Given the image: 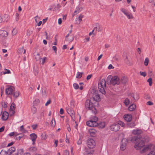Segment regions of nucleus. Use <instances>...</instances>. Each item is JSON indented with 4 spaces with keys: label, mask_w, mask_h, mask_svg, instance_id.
<instances>
[{
    "label": "nucleus",
    "mask_w": 155,
    "mask_h": 155,
    "mask_svg": "<svg viewBox=\"0 0 155 155\" xmlns=\"http://www.w3.org/2000/svg\"><path fill=\"white\" fill-rule=\"evenodd\" d=\"M66 110L67 113L70 115L71 117V119L73 121H75V115L74 112V110H72L71 109L68 107L66 108Z\"/></svg>",
    "instance_id": "8"
},
{
    "label": "nucleus",
    "mask_w": 155,
    "mask_h": 155,
    "mask_svg": "<svg viewBox=\"0 0 155 155\" xmlns=\"http://www.w3.org/2000/svg\"><path fill=\"white\" fill-rule=\"evenodd\" d=\"M128 126L130 127H134L135 125V124H134V122H131V123H130V124H128Z\"/></svg>",
    "instance_id": "46"
},
{
    "label": "nucleus",
    "mask_w": 155,
    "mask_h": 155,
    "mask_svg": "<svg viewBox=\"0 0 155 155\" xmlns=\"http://www.w3.org/2000/svg\"><path fill=\"white\" fill-rule=\"evenodd\" d=\"M5 71L3 72V74H11V72L9 70L5 69Z\"/></svg>",
    "instance_id": "32"
},
{
    "label": "nucleus",
    "mask_w": 155,
    "mask_h": 155,
    "mask_svg": "<svg viewBox=\"0 0 155 155\" xmlns=\"http://www.w3.org/2000/svg\"><path fill=\"white\" fill-rule=\"evenodd\" d=\"M149 61V59L147 58H146V66L148 65Z\"/></svg>",
    "instance_id": "63"
},
{
    "label": "nucleus",
    "mask_w": 155,
    "mask_h": 155,
    "mask_svg": "<svg viewBox=\"0 0 155 155\" xmlns=\"http://www.w3.org/2000/svg\"><path fill=\"white\" fill-rule=\"evenodd\" d=\"M20 131L24 133L27 132V130L24 129L23 125H22L20 127Z\"/></svg>",
    "instance_id": "35"
},
{
    "label": "nucleus",
    "mask_w": 155,
    "mask_h": 155,
    "mask_svg": "<svg viewBox=\"0 0 155 155\" xmlns=\"http://www.w3.org/2000/svg\"><path fill=\"white\" fill-rule=\"evenodd\" d=\"M148 74L150 77H151L153 75L152 71H150V70H149V71L148 72Z\"/></svg>",
    "instance_id": "51"
},
{
    "label": "nucleus",
    "mask_w": 155,
    "mask_h": 155,
    "mask_svg": "<svg viewBox=\"0 0 155 155\" xmlns=\"http://www.w3.org/2000/svg\"><path fill=\"white\" fill-rule=\"evenodd\" d=\"M30 139L33 142L32 144L35 145V141L37 137L36 134L34 133H32L30 135Z\"/></svg>",
    "instance_id": "14"
},
{
    "label": "nucleus",
    "mask_w": 155,
    "mask_h": 155,
    "mask_svg": "<svg viewBox=\"0 0 155 155\" xmlns=\"http://www.w3.org/2000/svg\"><path fill=\"white\" fill-rule=\"evenodd\" d=\"M108 68L109 69H111L114 68V67L113 66L112 64H110L109 65Z\"/></svg>",
    "instance_id": "59"
},
{
    "label": "nucleus",
    "mask_w": 155,
    "mask_h": 155,
    "mask_svg": "<svg viewBox=\"0 0 155 155\" xmlns=\"http://www.w3.org/2000/svg\"><path fill=\"white\" fill-rule=\"evenodd\" d=\"M15 104L13 103H12L10 106V110H14L15 109Z\"/></svg>",
    "instance_id": "40"
},
{
    "label": "nucleus",
    "mask_w": 155,
    "mask_h": 155,
    "mask_svg": "<svg viewBox=\"0 0 155 155\" xmlns=\"http://www.w3.org/2000/svg\"><path fill=\"white\" fill-rule=\"evenodd\" d=\"M23 153V150L22 149L18 150L15 153V155H21Z\"/></svg>",
    "instance_id": "25"
},
{
    "label": "nucleus",
    "mask_w": 155,
    "mask_h": 155,
    "mask_svg": "<svg viewBox=\"0 0 155 155\" xmlns=\"http://www.w3.org/2000/svg\"><path fill=\"white\" fill-rule=\"evenodd\" d=\"M83 74V72L81 73L78 72L76 75V78H80L81 77L82 74Z\"/></svg>",
    "instance_id": "27"
},
{
    "label": "nucleus",
    "mask_w": 155,
    "mask_h": 155,
    "mask_svg": "<svg viewBox=\"0 0 155 155\" xmlns=\"http://www.w3.org/2000/svg\"><path fill=\"white\" fill-rule=\"evenodd\" d=\"M89 132L91 136H94L97 133V131L95 129L92 128L89 130Z\"/></svg>",
    "instance_id": "16"
},
{
    "label": "nucleus",
    "mask_w": 155,
    "mask_h": 155,
    "mask_svg": "<svg viewBox=\"0 0 155 155\" xmlns=\"http://www.w3.org/2000/svg\"><path fill=\"white\" fill-rule=\"evenodd\" d=\"M8 35V33L6 31H0V38H6Z\"/></svg>",
    "instance_id": "13"
},
{
    "label": "nucleus",
    "mask_w": 155,
    "mask_h": 155,
    "mask_svg": "<svg viewBox=\"0 0 155 155\" xmlns=\"http://www.w3.org/2000/svg\"><path fill=\"white\" fill-rule=\"evenodd\" d=\"M110 82L112 84L114 85L116 84H119L120 82L119 78L117 76H114L112 77L110 80Z\"/></svg>",
    "instance_id": "4"
},
{
    "label": "nucleus",
    "mask_w": 155,
    "mask_h": 155,
    "mask_svg": "<svg viewBox=\"0 0 155 155\" xmlns=\"http://www.w3.org/2000/svg\"><path fill=\"white\" fill-rule=\"evenodd\" d=\"M51 126L54 127L55 125V121L54 118H53L51 122Z\"/></svg>",
    "instance_id": "29"
},
{
    "label": "nucleus",
    "mask_w": 155,
    "mask_h": 155,
    "mask_svg": "<svg viewBox=\"0 0 155 155\" xmlns=\"http://www.w3.org/2000/svg\"><path fill=\"white\" fill-rule=\"evenodd\" d=\"M14 87L12 86H9L7 87L5 89V93L8 95H10L15 91Z\"/></svg>",
    "instance_id": "9"
},
{
    "label": "nucleus",
    "mask_w": 155,
    "mask_h": 155,
    "mask_svg": "<svg viewBox=\"0 0 155 155\" xmlns=\"http://www.w3.org/2000/svg\"><path fill=\"white\" fill-rule=\"evenodd\" d=\"M121 82L123 84H125L127 81V78L125 77H123L121 78Z\"/></svg>",
    "instance_id": "26"
},
{
    "label": "nucleus",
    "mask_w": 155,
    "mask_h": 155,
    "mask_svg": "<svg viewBox=\"0 0 155 155\" xmlns=\"http://www.w3.org/2000/svg\"><path fill=\"white\" fill-rule=\"evenodd\" d=\"M147 82L149 83V85L150 86H151L152 85V79L151 78H149L147 80Z\"/></svg>",
    "instance_id": "33"
},
{
    "label": "nucleus",
    "mask_w": 155,
    "mask_h": 155,
    "mask_svg": "<svg viewBox=\"0 0 155 155\" xmlns=\"http://www.w3.org/2000/svg\"><path fill=\"white\" fill-rule=\"evenodd\" d=\"M80 11V8L79 7H77L76 8L75 10L74 11L72 15L73 16L76 15Z\"/></svg>",
    "instance_id": "22"
},
{
    "label": "nucleus",
    "mask_w": 155,
    "mask_h": 155,
    "mask_svg": "<svg viewBox=\"0 0 155 155\" xmlns=\"http://www.w3.org/2000/svg\"><path fill=\"white\" fill-rule=\"evenodd\" d=\"M7 152L4 150H2L0 153V155H7Z\"/></svg>",
    "instance_id": "36"
},
{
    "label": "nucleus",
    "mask_w": 155,
    "mask_h": 155,
    "mask_svg": "<svg viewBox=\"0 0 155 155\" xmlns=\"http://www.w3.org/2000/svg\"><path fill=\"white\" fill-rule=\"evenodd\" d=\"M127 143V140L126 139L123 138L122 139L120 146V149L121 150L124 151L126 149Z\"/></svg>",
    "instance_id": "6"
},
{
    "label": "nucleus",
    "mask_w": 155,
    "mask_h": 155,
    "mask_svg": "<svg viewBox=\"0 0 155 155\" xmlns=\"http://www.w3.org/2000/svg\"><path fill=\"white\" fill-rule=\"evenodd\" d=\"M140 74L141 75L143 76L144 77H145V72L140 71Z\"/></svg>",
    "instance_id": "54"
},
{
    "label": "nucleus",
    "mask_w": 155,
    "mask_h": 155,
    "mask_svg": "<svg viewBox=\"0 0 155 155\" xmlns=\"http://www.w3.org/2000/svg\"><path fill=\"white\" fill-rule=\"evenodd\" d=\"M73 87L75 89H77L79 88L78 85L76 83H74L73 84Z\"/></svg>",
    "instance_id": "45"
},
{
    "label": "nucleus",
    "mask_w": 155,
    "mask_h": 155,
    "mask_svg": "<svg viewBox=\"0 0 155 155\" xmlns=\"http://www.w3.org/2000/svg\"><path fill=\"white\" fill-rule=\"evenodd\" d=\"M94 28L95 30V33H96L97 31L98 32H101V30L100 26L98 24H95V26L94 27Z\"/></svg>",
    "instance_id": "19"
},
{
    "label": "nucleus",
    "mask_w": 155,
    "mask_h": 155,
    "mask_svg": "<svg viewBox=\"0 0 155 155\" xmlns=\"http://www.w3.org/2000/svg\"><path fill=\"white\" fill-rule=\"evenodd\" d=\"M143 133V131L141 129H135L133 131L132 134H133L136 135H139Z\"/></svg>",
    "instance_id": "17"
},
{
    "label": "nucleus",
    "mask_w": 155,
    "mask_h": 155,
    "mask_svg": "<svg viewBox=\"0 0 155 155\" xmlns=\"http://www.w3.org/2000/svg\"><path fill=\"white\" fill-rule=\"evenodd\" d=\"M51 103V100H48L47 102L45 103V105L46 106H48L49 104Z\"/></svg>",
    "instance_id": "62"
},
{
    "label": "nucleus",
    "mask_w": 155,
    "mask_h": 155,
    "mask_svg": "<svg viewBox=\"0 0 155 155\" xmlns=\"http://www.w3.org/2000/svg\"><path fill=\"white\" fill-rule=\"evenodd\" d=\"M118 125H120V126H121L122 127H124V123L123 122H122V121H118Z\"/></svg>",
    "instance_id": "44"
},
{
    "label": "nucleus",
    "mask_w": 155,
    "mask_h": 155,
    "mask_svg": "<svg viewBox=\"0 0 155 155\" xmlns=\"http://www.w3.org/2000/svg\"><path fill=\"white\" fill-rule=\"evenodd\" d=\"M136 107V105L135 104H132L129 106V110L131 111H133L135 109Z\"/></svg>",
    "instance_id": "24"
},
{
    "label": "nucleus",
    "mask_w": 155,
    "mask_h": 155,
    "mask_svg": "<svg viewBox=\"0 0 155 155\" xmlns=\"http://www.w3.org/2000/svg\"><path fill=\"white\" fill-rule=\"evenodd\" d=\"M98 88L99 91L103 94H105L106 88V82L105 79H102L98 83Z\"/></svg>",
    "instance_id": "3"
},
{
    "label": "nucleus",
    "mask_w": 155,
    "mask_h": 155,
    "mask_svg": "<svg viewBox=\"0 0 155 155\" xmlns=\"http://www.w3.org/2000/svg\"><path fill=\"white\" fill-rule=\"evenodd\" d=\"M18 53L19 54L22 53L23 51V54H25L26 53V50L24 49V48L22 47V48H19L18 49Z\"/></svg>",
    "instance_id": "21"
},
{
    "label": "nucleus",
    "mask_w": 155,
    "mask_h": 155,
    "mask_svg": "<svg viewBox=\"0 0 155 155\" xmlns=\"http://www.w3.org/2000/svg\"><path fill=\"white\" fill-rule=\"evenodd\" d=\"M54 51L56 53L57 51V48L55 46H53L52 47Z\"/></svg>",
    "instance_id": "52"
},
{
    "label": "nucleus",
    "mask_w": 155,
    "mask_h": 155,
    "mask_svg": "<svg viewBox=\"0 0 155 155\" xmlns=\"http://www.w3.org/2000/svg\"><path fill=\"white\" fill-rule=\"evenodd\" d=\"M8 113L6 111H5L2 114V118L4 120H6L8 118Z\"/></svg>",
    "instance_id": "18"
},
{
    "label": "nucleus",
    "mask_w": 155,
    "mask_h": 155,
    "mask_svg": "<svg viewBox=\"0 0 155 155\" xmlns=\"http://www.w3.org/2000/svg\"><path fill=\"white\" fill-rule=\"evenodd\" d=\"M111 75L108 76L107 78V81L108 82L109 81L111 80Z\"/></svg>",
    "instance_id": "53"
},
{
    "label": "nucleus",
    "mask_w": 155,
    "mask_h": 155,
    "mask_svg": "<svg viewBox=\"0 0 155 155\" xmlns=\"http://www.w3.org/2000/svg\"><path fill=\"white\" fill-rule=\"evenodd\" d=\"M32 31L30 29H28L27 31V34L28 35L30 36L32 34Z\"/></svg>",
    "instance_id": "43"
},
{
    "label": "nucleus",
    "mask_w": 155,
    "mask_h": 155,
    "mask_svg": "<svg viewBox=\"0 0 155 155\" xmlns=\"http://www.w3.org/2000/svg\"><path fill=\"white\" fill-rule=\"evenodd\" d=\"M15 111L14 110H10V113L11 115H13L15 113Z\"/></svg>",
    "instance_id": "56"
},
{
    "label": "nucleus",
    "mask_w": 155,
    "mask_h": 155,
    "mask_svg": "<svg viewBox=\"0 0 155 155\" xmlns=\"http://www.w3.org/2000/svg\"><path fill=\"white\" fill-rule=\"evenodd\" d=\"M124 103L126 105H127L129 104L130 103L129 100L127 98H126L125 100Z\"/></svg>",
    "instance_id": "42"
},
{
    "label": "nucleus",
    "mask_w": 155,
    "mask_h": 155,
    "mask_svg": "<svg viewBox=\"0 0 155 155\" xmlns=\"http://www.w3.org/2000/svg\"><path fill=\"white\" fill-rule=\"evenodd\" d=\"M91 120L93 121H95L96 123H97L98 120V118L97 117L93 116L91 117Z\"/></svg>",
    "instance_id": "28"
},
{
    "label": "nucleus",
    "mask_w": 155,
    "mask_h": 155,
    "mask_svg": "<svg viewBox=\"0 0 155 155\" xmlns=\"http://www.w3.org/2000/svg\"><path fill=\"white\" fill-rule=\"evenodd\" d=\"M94 98H91L90 99L86 100L85 107L86 109L91 110L93 114H95L97 113V111L95 107L94 104L95 102L94 101Z\"/></svg>",
    "instance_id": "2"
},
{
    "label": "nucleus",
    "mask_w": 155,
    "mask_h": 155,
    "mask_svg": "<svg viewBox=\"0 0 155 155\" xmlns=\"http://www.w3.org/2000/svg\"><path fill=\"white\" fill-rule=\"evenodd\" d=\"M87 147L89 148H93L96 145L94 140L90 138L88 139L87 141Z\"/></svg>",
    "instance_id": "5"
},
{
    "label": "nucleus",
    "mask_w": 155,
    "mask_h": 155,
    "mask_svg": "<svg viewBox=\"0 0 155 155\" xmlns=\"http://www.w3.org/2000/svg\"><path fill=\"white\" fill-rule=\"evenodd\" d=\"M133 97L134 99V100H137L139 98V95L137 93L135 94L133 96Z\"/></svg>",
    "instance_id": "34"
},
{
    "label": "nucleus",
    "mask_w": 155,
    "mask_h": 155,
    "mask_svg": "<svg viewBox=\"0 0 155 155\" xmlns=\"http://www.w3.org/2000/svg\"><path fill=\"white\" fill-rule=\"evenodd\" d=\"M86 124L90 127H96L98 125V123L95 121H93L91 120L88 121L86 122Z\"/></svg>",
    "instance_id": "11"
},
{
    "label": "nucleus",
    "mask_w": 155,
    "mask_h": 155,
    "mask_svg": "<svg viewBox=\"0 0 155 155\" xmlns=\"http://www.w3.org/2000/svg\"><path fill=\"white\" fill-rule=\"evenodd\" d=\"M35 58L36 61H39L40 59H41V58H40L39 55L38 54L37 57H35Z\"/></svg>",
    "instance_id": "49"
},
{
    "label": "nucleus",
    "mask_w": 155,
    "mask_h": 155,
    "mask_svg": "<svg viewBox=\"0 0 155 155\" xmlns=\"http://www.w3.org/2000/svg\"><path fill=\"white\" fill-rule=\"evenodd\" d=\"M91 98H94V102H95L96 101H97L99 100L100 98V97L99 94H95V97H93Z\"/></svg>",
    "instance_id": "23"
},
{
    "label": "nucleus",
    "mask_w": 155,
    "mask_h": 155,
    "mask_svg": "<svg viewBox=\"0 0 155 155\" xmlns=\"http://www.w3.org/2000/svg\"><path fill=\"white\" fill-rule=\"evenodd\" d=\"M120 10L121 11L127 16L128 19H130L133 18L132 15L131 13L128 12L127 10L124 8H121Z\"/></svg>",
    "instance_id": "10"
},
{
    "label": "nucleus",
    "mask_w": 155,
    "mask_h": 155,
    "mask_svg": "<svg viewBox=\"0 0 155 155\" xmlns=\"http://www.w3.org/2000/svg\"><path fill=\"white\" fill-rule=\"evenodd\" d=\"M155 150V145L151 143L146 144V151Z\"/></svg>",
    "instance_id": "7"
},
{
    "label": "nucleus",
    "mask_w": 155,
    "mask_h": 155,
    "mask_svg": "<svg viewBox=\"0 0 155 155\" xmlns=\"http://www.w3.org/2000/svg\"><path fill=\"white\" fill-rule=\"evenodd\" d=\"M17 30L16 29L14 28L13 29L12 32V35H15L17 33Z\"/></svg>",
    "instance_id": "38"
},
{
    "label": "nucleus",
    "mask_w": 155,
    "mask_h": 155,
    "mask_svg": "<svg viewBox=\"0 0 155 155\" xmlns=\"http://www.w3.org/2000/svg\"><path fill=\"white\" fill-rule=\"evenodd\" d=\"M105 124L104 122H101L99 124L98 123V127L101 128H103L105 127Z\"/></svg>",
    "instance_id": "20"
},
{
    "label": "nucleus",
    "mask_w": 155,
    "mask_h": 155,
    "mask_svg": "<svg viewBox=\"0 0 155 155\" xmlns=\"http://www.w3.org/2000/svg\"><path fill=\"white\" fill-rule=\"evenodd\" d=\"M15 149L14 147H11L9 150V151L11 154L13 152L15 151Z\"/></svg>",
    "instance_id": "31"
},
{
    "label": "nucleus",
    "mask_w": 155,
    "mask_h": 155,
    "mask_svg": "<svg viewBox=\"0 0 155 155\" xmlns=\"http://www.w3.org/2000/svg\"><path fill=\"white\" fill-rule=\"evenodd\" d=\"M153 103L150 101H149L147 102V105H153Z\"/></svg>",
    "instance_id": "50"
},
{
    "label": "nucleus",
    "mask_w": 155,
    "mask_h": 155,
    "mask_svg": "<svg viewBox=\"0 0 155 155\" xmlns=\"http://www.w3.org/2000/svg\"><path fill=\"white\" fill-rule=\"evenodd\" d=\"M19 92L18 91H16L14 93L13 96L15 97L16 98L19 96Z\"/></svg>",
    "instance_id": "39"
},
{
    "label": "nucleus",
    "mask_w": 155,
    "mask_h": 155,
    "mask_svg": "<svg viewBox=\"0 0 155 155\" xmlns=\"http://www.w3.org/2000/svg\"><path fill=\"white\" fill-rule=\"evenodd\" d=\"M46 57H44L42 59L41 58V59H42V64H43L45 62V59H46Z\"/></svg>",
    "instance_id": "55"
},
{
    "label": "nucleus",
    "mask_w": 155,
    "mask_h": 155,
    "mask_svg": "<svg viewBox=\"0 0 155 155\" xmlns=\"http://www.w3.org/2000/svg\"><path fill=\"white\" fill-rule=\"evenodd\" d=\"M124 118L125 120L130 122L132 120V116L131 114H127L124 115Z\"/></svg>",
    "instance_id": "15"
},
{
    "label": "nucleus",
    "mask_w": 155,
    "mask_h": 155,
    "mask_svg": "<svg viewBox=\"0 0 155 155\" xmlns=\"http://www.w3.org/2000/svg\"><path fill=\"white\" fill-rule=\"evenodd\" d=\"M5 129L4 126H2V127L0 128V133L3 132Z\"/></svg>",
    "instance_id": "61"
},
{
    "label": "nucleus",
    "mask_w": 155,
    "mask_h": 155,
    "mask_svg": "<svg viewBox=\"0 0 155 155\" xmlns=\"http://www.w3.org/2000/svg\"><path fill=\"white\" fill-rule=\"evenodd\" d=\"M83 17V15H80L78 18V19L79 20V21L78 22H77L76 23L77 24H79L80 23L81 21H82V19Z\"/></svg>",
    "instance_id": "37"
},
{
    "label": "nucleus",
    "mask_w": 155,
    "mask_h": 155,
    "mask_svg": "<svg viewBox=\"0 0 155 155\" xmlns=\"http://www.w3.org/2000/svg\"><path fill=\"white\" fill-rule=\"evenodd\" d=\"M54 143L55 145V147H56L58 145V140H54Z\"/></svg>",
    "instance_id": "60"
},
{
    "label": "nucleus",
    "mask_w": 155,
    "mask_h": 155,
    "mask_svg": "<svg viewBox=\"0 0 155 155\" xmlns=\"http://www.w3.org/2000/svg\"><path fill=\"white\" fill-rule=\"evenodd\" d=\"M41 139L42 140H45L47 139L46 135L45 134H42L41 135Z\"/></svg>",
    "instance_id": "41"
},
{
    "label": "nucleus",
    "mask_w": 155,
    "mask_h": 155,
    "mask_svg": "<svg viewBox=\"0 0 155 155\" xmlns=\"http://www.w3.org/2000/svg\"><path fill=\"white\" fill-rule=\"evenodd\" d=\"M120 129L119 126L118 124H113L110 127V129L112 131H117Z\"/></svg>",
    "instance_id": "12"
},
{
    "label": "nucleus",
    "mask_w": 155,
    "mask_h": 155,
    "mask_svg": "<svg viewBox=\"0 0 155 155\" xmlns=\"http://www.w3.org/2000/svg\"><path fill=\"white\" fill-rule=\"evenodd\" d=\"M15 133H16V132H11L9 134V135L10 136L12 137V136L15 135Z\"/></svg>",
    "instance_id": "58"
},
{
    "label": "nucleus",
    "mask_w": 155,
    "mask_h": 155,
    "mask_svg": "<svg viewBox=\"0 0 155 155\" xmlns=\"http://www.w3.org/2000/svg\"><path fill=\"white\" fill-rule=\"evenodd\" d=\"M136 143L135 148L137 150H140V153H143L145 152V139L142 138L141 136L136 137L135 139Z\"/></svg>",
    "instance_id": "1"
},
{
    "label": "nucleus",
    "mask_w": 155,
    "mask_h": 155,
    "mask_svg": "<svg viewBox=\"0 0 155 155\" xmlns=\"http://www.w3.org/2000/svg\"><path fill=\"white\" fill-rule=\"evenodd\" d=\"M32 127L33 130H35L37 127V124L33 125L32 126Z\"/></svg>",
    "instance_id": "57"
},
{
    "label": "nucleus",
    "mask_w": 155,
    "mask_h": 155,
    "mask_svg": "<svg viewBox=\"0 0 155 155\" xmlns=\"http://www.w3.org/2000/svg\"><path fill=\"white\" fill-rule=\"evenodd\" d=\"M147 155H155V152L151 151Z\"/></svg>",
    "instance_id": "47"
},
{
    "label": "nucleus",
    "mask_w": 155,
    "mask_h": 155,
    "mask_svg": "<svg viewBox=\"0 0 155 155\" xmlns=\"http://www.w3.org/2000/svg\"><path fill=\"white\" fill-rule=\"evenodd\" d=\"M37 150V148L34 147H30L29 149V150L32 152H34L36 151Z\"/></svg>",
    "instance_id": "30"
},
{
    "label": "nucleus",
    "mask_w": 155,
    "mask_h": 155,
    "mask_svg": "<svg viewBox=\"0 0 155 155\" xmlns=\"http://www.w3.org/2000/svg\"><path fill=\"white\" fill-rule=\"evenodd\" d=\"M155 0H149L150 3H152L153 4H154L155 6Z\"/></svg>",
    "instance_id": "64"
},
{
    "label": "nucleus",
    "mask_w": 155,
    "mask_h": 155,
    "mask_svg": "<svg viewBox=\"0 0 155 155\" xmlns=\"http://www.w3.org/2000/svg\"><path fill=\"white\" fill-rule=\"evenodd\" d=\"M16 20V21H18L19 19V15L18 13H16L15 14Z\"/></svg>",
    "instance_id": "48"
}]
</instances>
